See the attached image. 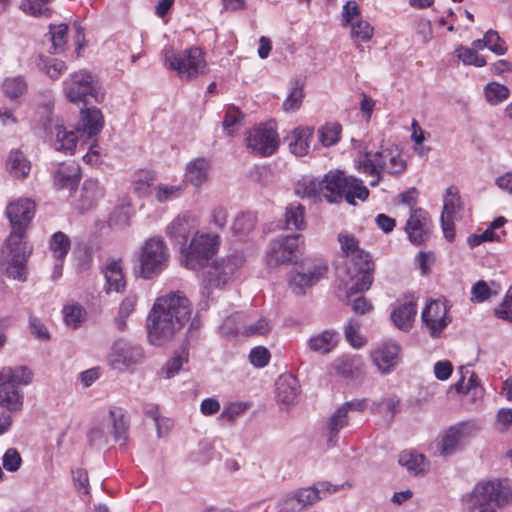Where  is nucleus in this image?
<instances>
[{
	"mask_svg": "<svg viewBox=\"0 0 512 512\" xmlns=\"http://www.w3.org/2000/svg\"><path fill=\"white\" fill-rule=\"evenodd\" d=\"M34 214L35 203L27 198L18 199L6 208L11 233L1 251L0 263L9 278L21 282L27 280V262L32 247L24 239Z\"/></svg>",
	"mask_w": 512,
	"mask_h": 512,
	"instance_id": "1",
	"label": "nucleus"
},
{
	"mask_svg": "<svg viewBox=\"0 0 512 512\" xmlns=\"http://www.w3.org/2000/svg\"><path fill=\"white\" fill-rule=\"evenodd\" d=\"M191 316V303L180 291L158 298L148 316V337L152 344L162 345L180 330Z\"/></svg>",
	"mask_w": 512,
	"mask_h": 512,
	"instance_id": "2",
	"label": "nucleus"
},
{
	"mask_svg": "<svg viewBox=\"0 0 512 512\" xmlns=\"http://www.w3.org/2000/svg\"><path fill=\"white\" fill-rule=\"evenodd\" d=\"M511 501V488L500 480L477 484L465 500L468 512H496Z\"/></svg>",
	"mask_w": 512,
	"mask_h": 512,
	"instance_id": "3",
	"label": "nucleus"
},
{
	"mask_svg": "<svg viewBox=\"0 0 512 512\" xmlns=\"http://www.w3.org/2000/svg\"><path fill=\"white\" fill-rule=\"evenodd\" d=\"M244 259L240 255H229L208 266L204 274L201 288V310L209 307V298L213 289H222L234 276L236 271L242 267Z\"/></svg>",
	"mask_w": 512,
	"mask_h": 512,
	"instance_id": "4",
	"label": "nucleus"
},
{
	"mask_svg": "<svg viewBox=\"0 0 512 512\" xmlns=\"http://www.w3.org/2000/svg\"><path fill=\"white\" fill-rule=\"evenodd\" d=\"M169 250L160 237L147 239L138 254V266L134 269L137 277L151 280L159 276L168 266Z\"/></svg>",
	"mask_w": 512,
	"mask_h": 512,
	"instance_id": "5",
	"label": "nucleus"
},
{
	"mask_svg": "<svg viewBox=\"0 0 512 512\" xmlns=\"http://www.w3.org/2000/svg\"><path fill=\"white\" fill-rule=\"evenodd\" d=\"M219 246L218 235L195 232L190 243L181 247L184 266L193 271L206 267L218 252Z\"/></svg>",
	"mask_w": 512,
	"mask_h": 512,
	"instance_id": "6",
	"label": "nucleus"
},
{
	"mask_svg": "<svg viewBox=\"0 0 512 512\" xmlns=\"http://www.w3.org/2000/svg\"><path fill=\"white\" fill-rule=\"evenodd\" d=\"M355 162L359 172L369 175H379L382 172L394 175L403 172L406 168L397 149L383 146L375 153L364 152Z\"/></svg>",
	"mask_w": 512,
	"mask_h": 512,
	"instance_id": "7",
	"label": "nucleus"
},
{
	"mask_svg": "<svg viewBox=\"0 0 512 512\" xmlns=\"http://www.w3.org/2000/svg\"><path fill=\"white\" fill-rule=\"evenodd\" d=\"M63 92L72 103H83L85 106L89 99L100 102L103 95L97 78L87 69H80L71 73L63 81Z\"/></svg>",
	"mask_w": 512,
	"mask_h": 512,
	"instance_id": "8",
	"label": "nucleus"
},
{
	"mask_svg": "<svg viewBox=\"0 0 512 512\" xmlns=\"http://www.w3.org/2000/svg\"><path fill=\"white\" fill-rule=\"evenodd\" d=\"M41 128L50 138L52 147L61 153L74 154L79 141H83L76 127H67L59 119H54L52 112L47 111L40 122Z\"/></svg>",
	"mask_w": 512,
	"mask_h": 512,
	"instance_id": "9",
	"label": "nucleus"
},
{
	"mask_svg": "<svg viewBox=\"0 0 512 512\" xmlns=\"http://www.w3.org/2000/svg\"><path fill=\"white\" fill-rule=\"evenodd\" d=\"M374 262L369 253L358 252L346 263L347 276L352 284L347 289L348 296L363 293L370 289L374 280Z\"/></svg>",
	"mask_w": 512,
	"mask_h": 512,
	"instance_id": "10",
	"label": "nucleus"
},
{
	"mask_svg": "<svg viewBox=\"0 0 512 512\" xmlns=\"http://www.w3.org/2000/svg\"><path fill=\"white\" fill-rule=\"evenodd\" d=\"M164 58L166 65L185 79L197 77L204 72L206 65L202 51L198 47H191L182 52L167 49Z\"/></svg>",
	"mask_w": 512,
	"mask_h": 512,
	"instance_id": "11",
	"label": "nucleus"
},
{
	"mask_svg": "<svg viewBox=\"0 0 512 512\" xmlns=\"http://www.w3.org/2000/svg\"><path fill=\"white\" fill-rule=\"evenodd\" d=\"M303 236L300 234L278 237L273 240L266 254L269 268L296 262Z\"/></svg>",
	"mask_w": 512,
	"mask_h": 512,
	"instance_id": "12",
	"label": "nucleus"
},
{
	"mask_svg": "<svg viewBox=\"0 0 512 512\" xmlns=\"http://www.w3.org/2000/svg\"><path fill=\"white\" fill-rule=\"evenodd\" d=\"M328 271V266L322 260L304 262L300 271H293L289 278V286L296 295H304L306 290L315 285Z\"/></svg>",
	"mask_w": 512,
	"mask_h": 512,
	"instance_id": "13",
	"label": "nucleus"
},
{
	"mask_svg": "<svg viewBox=\"0 0 512 512\" xmlns=\"http://www.w3.org/2000/svg\"><path fill=\"white\" fill-rule=\"evenodd\" d=\"M478 432L474 422H461L451 426L441 437L439 452L442 456H451L462 449Z\"/></svg>",
	"mask_w": 512,
	"mask_h": 512,
	"instance_id": "14",
	"label": "nucleus"
},
{
	"mask_svg": "<svg viewBox=\"0 0 512 512\" xmlns=\"http://www.w3.org/2000/svg\"><path fill=\"white\" fill-rule=\"evenodd\" d=\"M246 144L254 156L269 157L278 149L279 138L275 129L261 124L248 132Z\"/></svg>",
	"mask_w": 512,
	"mask_h": 512,
	"instance_id": "15",
	"label": "nucleus"
},
{
	"mask_svg": "<svg viewBox=\"0 0 512 512\" xmlns=\"http://www.w3.org/2000/svg\"><path fill=\"white\" fill-rule=\"evenodd\" d=\"M447 312L446 304L440 300H431L423 309L421 320L428 329L431 337H439L442 331L451 322V318L447 315Z\"/></svg>",
	"mask_w": 512,
	"mask_h": 512,
	"instance_id": "16",
	"label": "nucleus"
},
{
	"mask_svg": "<svg viewBox=\"0 0 512 512\" xmlns=\"http://www.w3.org/2000/svg\"><path fill=\"white\" fill-rule=\"evenodd\" d=\"M431 228L432 222L426 210L416 208L410 211L405 232L412 244L417 246L424 244L430 237Z\"/></svg>",
	"mask_w": 512,
	"mask_h": 512,
	"instance_id": "17",
	"label": "nucleus"
},
{
	"mask_svg": "<svg viewBox=\"0 0 512 512\" xmlns=\"http://www.w3.org/2000/svg\"><path fill=\"white\" fill-rule=\"evenodd\" d=\"M54 187L58 190L67 189L72 195L78 188L81 180V168L75 162L57 164L52 170Z\"/></svg>",
	"mask_w": 512,
	"mask_h": 512,
	"instance_id": "18",
	"label": "nucleus"
},
{
	"mask_svg": "<svg viewBox=\"0 0 512 512\" xmlns=\"http://www.w3.org/2000/svg\"><path fill=\"white\" fill-rule=\"evenodd\" d=\"M401 347L396 341H386L372 351L373 363L382 374H390L400 362Z\"/></svg>",
	"mask_w": 512,
	"mask_h": 512,
	"instance_id": "19",
	"label": "nucleus"
},
{
	"mask_svg": "<svg viewBox=\"0 0 512 512\" xmlns=\"http://www.w3.org/2000/svg\"><path fill=\"white\" fill-rule=\"evenodd\" d=\"M350 177L351 175H347L339 169L327 172L324 175L325 193H323V197L325 200L329 203H339L345 200Z\"/></svg>",
	"mask_w": 512,
	"mask_h": 512,
	"instance_id": "20",
	"label": "nucleus"
},
{
	"mask_svg": "<svg viewBox=\"0 0 512 512\" xmlns=\"http://www.w3.org/2000/svg\"><path fill=\"white\" fill-rule=\"evenodd\" d=\"M196 221L190 212L178 215L167 227L169 238L181 247L185 246L192 233L196 230Z\"/></svg>",
	"mask_w": 512,
	"mask_h": 512,
	"instance_id": "21",
	"label": "nucleus"
},
{
	"mask_svg": "<svg viewBox=\"0 0 512 512\" xmlns=\"http://www.w3.org/2000/svg\"><path fill=\"white\" fill-rule=\"evenodd\" d=\"M104 126L102 112L95 107L83 108L80 111V120L76 129L80 131L83 141L92 139L101 132Z\"/></svg>",
	"mask_w": 512,
	"mask_h": 512,
	"instance_id": "22",
	"label": "nucleus"
},
{
	"mask_svg": "<svg viewBox=\"0 0 512 512\" xmlns=\"http://www.w3.org/2000/svg\"><path fill=\"white\" fill-rule=\"evenodd\" d=\"M112 362L122 364L125 367L137 364L143 358V349L139 345L132 344L124 339H119L112 346Z\"/></svg>",
	"mask_w": 512,
	"mask_h": 512,
	"instance_id": "23",
	"label": "nucleus"
},
{
	"mask_svg": "<svg viewBox=\"0 0 512 512\" xmlns=\"http://www.w3.org/2000/svg\"><path fill=\"white\" fill-rule=\"evenodd\" d=\"M211 169L210 161L205 157H198L187 163L183 178V184L200 189L208 180Z\"/></svg>",
	"mask_w": 512,
	"mask_h": 512,
	"instance_id": "24",
	"label": "nucleus"
},
{
	"mask_svg": "<svg viewBox=\"0 0 512 512\" xmlns=\"http://www.w3.org/2000/svg\"><path fill=\"white\" fill-rule=\"evenodd\" d=\"M322 496L319 491L313 486L300 488L294 494L287 496L282 503V510L287 512L300 511L303 508L313 505L318 502Z\"/></svg>",
	"mask_w": 512,
	"mask_h": 512,
	"instance_id": "25",
	"label": "nucleus"
},
{
	"mask_svg": "<svg viewBox=\"0 0 512 512\" xmlns=\"http://www.w3.org/2000/svg\"><path fill=\"white\" fill-rule=\"evenodd\" d=\"M335 373L347 380H359L364 377V364L359 356L343 355L335 359L332 365Z\"/></svg>",
	"mask_w": 512,
	"mask_h": 512,
	"instance_id": "26",
	"label": "nucleus"
},
{
	"mask_svg": "<svg viewBox=\"0 0 512 512\" xmlns=\"http://www.w3.org/2000/svg\"><path fill=\"white\" fill-rule=\"evenodd\" d=\"M299 381L292 374H283L276 381V396L285 405L294 404L299 395Z\"/></svg>",
	"mask_w": 512,
	"mask_h": 512,
	"instance_id": "27",
	"label": "nucleus"
},
{
	"mask_svg": "<svg viewBox=\"0 0 512 512\" xmlns=\"http://www.w3.org/2000/svg\"><path fill=\"white\" fill-rule=\"evenodd\" d=\"M417 304L414 301L399 303L391 312L393 324L402 331H409L415 321Z\"/></svg>",
	"mask_w": 512,
	"mask_h": 512,
	"instance_id": "28",
	"label": "nucleus"
},
{
	"mask_svg": "<svg viewBox=\"0 0 512 512\" xmlns=\"http://www.w3.org/2000/svg\"><path fill=\"white\" fill-rule=\"evenodd\" d=\"M112 421V434L114 440L124 445L128 440L130 418L128 412L121 407H111L109 410Z\"/></svg>",
	"mask_w": 512,
	"mask_h": 512,
	"instance_id": "29",
	"label": "nucleus"
},
{
	"mask_svg": "<svg viewBox=\"0 0 512 512\" xmlns=\"http://www.w3.org/2000/svg\"><path fill=\"white\" fill-rule=\"evenodd\" d=\"M104 197V189L95 179L84 181L81 189L78 209L83 213L93 208Z\"/></svg>",
	"mask_w": 512,
	"mask_h": 512,
	"instance_id": "30",
	"label": "nucleus"
},
{
	"mask_svg": "<svg viewBox=\"0 0 512 512\" xmlns=\"http://www.w3.org/2000/svg\"><path fill=\"white\" fill-rule=\"evenodd\" d=\"M103 274L106 280L105 290L107 293L111 291L123 292L126 282L120 259L109 262L103 269Z\"/></svg>",
	"mask_w": 512,
	"mask_h": 512,
	"instance_id": "31",
	"label": "nucleus"
},
{
	"mask_svg": "<svg viewBox=\"0 0 512 512\" xmlns=\"http://www.w3.org/2000/svg\"><path fill=\"white\" fill-rule=\"evenodd\" d=\"M314 129L310 127H298L287 137L289 149L296 156H305L309 152L310 140Z\"/></svg>",
	"mask_w": 512,
	"mask_h": 512,
	"instance_id": "32",
	"label": "nucleus"
},
{
	"mask_svg": "<svg viewBox=\"0 0 512 512\" xmlns=\"http://www.w3.org/2000/svg\"><path fill=\"white\" fill-rule=\"evenodd\" d=\"M32 372L25 366L5 367L0 371V383L20 389L32 381Z\"/></svg>",
	"mask_w": 512,
	"mask_h": 512,
	"instance_id": "33",
	"label": "nucleus"
},
{
	"mask_svg": "<svg viewBox=\"0 0 512 512\" xmlns=\"http://www.w3.org/2000/svg\"><path fill=\"white\" fill-rule=\"evenodd\" d=\"M6 169L16 179H25L31 170V163L19 149H12L6 160Z\"/></svg>",
	"mask_w": 512,
	"mask_h": 512,
	"instance_id": "34",
	"label": "nucleus"
},
{
	"mask_svg": "<svg viewBox=\"0 0 512 512\" xmlns=\"http://www.w3.org/2000/svg\"><path fill=\"white\" fill-rule=\"evenodd\" d=\"M3 95L17 106L20 104V98L26 94L28 84L22 75L6 77L0 86Z\"/></svg>",
	"mask_w": 512,
	"mask_h": 512,
	"instance_id": "35",
	"label": "nucleus"
},
{
	"mask_svg": "<svg viewBox=\"0 0 512 512\" xmlns=\"http://www.w3.org/2000/svg\"><path fill=\"white\" fill-rule=\"evenodd\" d=\"M23 400L24 395L20 389L0 383V407L5 408L8 413L21 410Z\"/></svg>",
	"mask_w": 512,
	"mask_h": 512,
	"instance_id": "36",
	"label": "nucleus"
},
{
	"mask_svg": "<svg viewBox=\"0 0 512 512\" xmlns=\"http://www.w3.org/2000/svg\"><path fill=\"white\" fill-rule=\"evenodd\" d=\"M324 185V177L319 179L313 176H303L297 182L296 192L303 198L316 199L325 193Z\"/></svg>",
	"mask_w": 512,
	"mask_h": 512,
	"instance_id": "37",
	"label": "nucleus"
},
{
	"mask_svg": "<svg viewBox=\"0 0 512 512\" xmlns=\"http://www.w3.org/2000/svg\"><path fill=\"white\" fill-rule=\"evenodd\" d=\"M337 337V332L333 330H325L320 334L310 337L308 340V347L313 352L327 354L337 345Z\"/></svg>",
	"mask_w": 512,
	"mask_h": 512,
	"instance_id": "38",
	"label": "nucleus"
},
{
	"mask_svg": "<svg viewBox=\"0 0 512 512\" xmlns=\"http://www.w3.org/2000/svg\"><path fill=\"white\" fill-rule=\"evenodd\" d=\"M349 424L348 413L341 406L330 416L328 420V439L329 446H335L339 439V432Z\"/></svg>",
	"mask_w": 512,
	"mask_h": 512,
	"instance_id": "39",
	"label": "nucleus"
},
{
	"mask_svg": "<svg viewBox=\"0 0 512 512\" xmlns=\"http://www.w3.org/2000/svg\"><path fill=\"white\" fill-rule=\"evenodd\" d=\"M305 226V207L299 202H292L287 205L284 214V228L287 230H303Z\"/></svg>",
	"mask_w": 512,
	"mask_h": 512,
	"instance_id": "40",
	"label": "nucleus"
},
{
	"mask_svg": "<svg viewBox=\"0 0 512 512\" xmlns=\"http://www.w3.org/2000/svg\"><path fill=\"white\" fill-rule=\"evenodd\" d=\"M426 458L423 454L414 451H403L399 455L398 462L405 467L410 474L415 476L424 474L426 471Z\"/></svg>",
	"mask_w": 512,
	"mask_h": 512,
	"instance_id": "41",
	"label": "nucleus"
},
{
	"mask_svg": "<svg viewBox=\"0 0 512 512\" xmlns=\"http://www.w3.org/2000/svg\"><path fill=\"white\" fill-rule=\"evenodd\" d=\"M247 314L239 311L226 317L220 326V332L227 337L243 336Z\"/></svg>",
	"mask_w": 512,
	"mask_h": 512,
	"instance_id": "42",
	"label": "nucleus"
},
{
	"mask_svg": "<svg viewBox=\"0 0 512 512\" xmlns=\"http://www.w3.org/2000/svg\"><path fill=\"white\" fill-rule=\"evenodd\" d=\"M304 99V81L300 78H295L291 81V88L282 103V108L285 112H294L298 110Z\"/></svg>",
	"mask_w": 512,
	"mask_h": 512,
	"instance_id": "43",
	"label": "nucleus"
},
{
	"mask_svg": "<svg viewBox=\"0 0 512 512\" xmlns=\"http://www.w3.org/2000/svg\"><path fill=\"white\" fill-rule=\"evenodd\" d=\"M37 68L51 79H58L66 70L64 61L39 54L36 58Z\"/></svg>",
	"mask_w": 512,
	"mask_h": 512,
	"instance_id": "44",
	"label": "nucleus"
},
{
	"mask_svg": "<svg viewBox=\"0 0 512 512\" xmlns=\"http://www.w3.org/2000/svg\"><path fill=\"white\" fill-rule=\"evenodd\" d=\"M64 322L67 326L77 329L86 318V310L79 303L66 304L62 308Z\"/></svg>",
	"mask_w": 512,
	"mask_h": 512,
	"instance_id": "45",
	"label": "nucleus"
},
{
	"mask_svg": "<svg viewBox=\"0 0 512 512\" xmlns=\"http://www.w3.org/2000/svg\"><path fill=\"white\" fill-rule=\"evenodd\" d=\"M369 197V190L363 184V181L355 176L350 177L348 188L346 189L345 201L350 205H355L356 200L364 202Z\"/></svg>",
	"mask_w": 512,
	"mask_h": 512,
	"instance_id": "46",
	"label": "nucleus"
},
{
	"mask_svg": "<svg viewBox=\"0 0 512 512\" xmlns=\"http://www.w3.org/2000/svg\"><path fill=\"white\" fill-rule=\"evenodd\" d=\"M71 247L70 238L62 231L55 232L49 241V248L57 261H64Z\"/></svg>",
	"mask_w": 512,
	"mask_h": 512,
	"instance_id": "47",
	"label": "nucleus"
},
{
	"mask_svg": "<svg viewBox=\"0 0 512 512\" xmlns=\"http://www.w3.org/2000/svg\"><path fill=\"white\" fill-rule=\"evenodd\" d=\"M76 267L79 272L88 271L93 264L94 250L85 242L78 243L74 248Z\"/></svg>",
	"mask_w": 512,
	"mask_h": 512,
	"instance_id": "48",
	"label": "nucleus"
},
{
	"mask_svg": "<svg viewBox=\"0 0 512 512\" xmlns=\"http://www.w3.org/2000/svg\"><path fill=\"white\" fill-rule=\"evenodd\" d=\"M342 126L338 122H328L318 130L319 141L325 147L336 145L340 141Z\"/></svg>",
	"mask_w": 512,
	"mask_h": 512,
	"instance_id": "49",
	"label": "nucleus"
},
{
	"mask_svg": "<svg viewBox=\"0 0 512 512\" xmlns=\"http://www.w3.org/2000/svg\"><path fill=\"white\" fill-rule=\"evenodd\" d=\"M71 474H72V481H73L75 490L78 493L83 494L82 500L85 503H89L90 498H91V495H90L91 487H90V483H89V477H88L87 470L84 468H74L71 470Z\"/></svg>",
	"mask_w": 512,
	"mask_h": 512,
	"instance_id": "50",
	"label": "nucleus"
},
{
	"mask_svg": "<svg viewBox=\"0 0 512 512\" xmlns=\"http://www.w3.org/2000/svg\"><path fill=\"white\" fill-rule=\"evenodd\" d=\"M510 91L504 84L498 82L487 83L484 87L486 101L491 105H497L508 99Z\"/></svg>",
	"mask_w": 512,
	"mask_h": 512,
	"instance_id": "51",
	"label": "nucleus"
},
{
	"mask_svg": "<svg viewBox=\"0 0 512 512\" xmlns=\"http://www.w3.org/2000/svg\"><path fill=\"white\" fill-rule=\"evenodd\" d=\"M185 188L183 182L178 185L158 184L154 187L155 198L161 203L172 201L181 197Z\"/></svg>",
	"mask_w": 512,
	"mask_h": 512,
	"instance_id": "52",
	"label": "nucleus"
},
{
	"mask_svg": "<svg viewBox=\"0 0 512 512\" xmlns=\"http://www.w3.org/2000/svg\"><path fill=\"white\" fill-rule=\"evenodd\" d=\"M256 225V216L251 212L240 213L232 224V231L235 235L244 237L248 235Z\"/></svg>",
	"mask_w": 512,
	"mask_h": 512,
	"instance_id": "53",
	"label": "nucleus"
},
{
	"mask_svg": "<svg viewBox=\"0 0 512 512\" xmlns=\"http://www.w3.org/2000/svg\"><path fill=\"white\" fill-rule=\"evenodd\" d=\"M67 32L68 25L65 23L50 25L49 33L51 35L53 53L59 54L64 51L67 42Z\"/></svg>",
	"mask_w": 512,
	"mask_h": 512,
	"instance_id": "54",
	"label": "nucleus"
},
{
	"mask_svg": "<svg viewBox=\"0 0 512 512\" xmlns=\"http://www.w3.org/2000/svg\"><path fill=\"white\" fill-rule=\"evenodd\" d=\"M460 197L456 186H450L446 189L443 199V211L441 217L453 218L456 209L459 206Z\"/></svg>",
	"mask_w": 512,
	"mask_h": 512,
	"instance_id": "55",
	"label": "nucleus"
},
{
	"mask_svg": "<svg viewBox=\"0 0 512 512\" xmlns=\"http://www.w3.org/2000/svg\"><path fill=\"white\" fill-rule=\"evenodd\" d=\"M455 54L464 65H473L475 67H484L487 62L486 59L479 55L477 51L465 46H459L455 50Z\"/></svg>",
	"mask_w": 512,
	"mask_h": 512,
	"instance_id": "56",
	"label": "nucleus"
},
{
	"mask_svg": "<svg viewBox=\"0 0 512 512\" xmlns=\"http://www.w3.org/2000/svg\"><path fill=\"white\" fill-rule=\"evenodd\" d=\"M20 9L27 15L33 17H50L51 9L38 0H21Z\"/></svg>",
	"mask_w": 512,
	"mask_h": 512,
	"instance_id": "57",
	"label": "nucleus"
},
{
	"mask_svg": "<svg viewBox=\"0 0 512 512\" xmlns=\"http://www.w3.org/2000/svg\"><path fill=\"white\" fill-rule=\"evenodd\" d=\"M485 38L487 41V48L495 53L496 55H504L508 47L505 41L499 36L498 32L495 30H488L485 33Z\"/></svg>",
	"mask_w": 512,
	"mask_h": 512,
	"instance_id": "58",
	"label": "nucleus"
},
{
	"mask_svg": "<svg viewBox=\"0 0 512 512\" xmlns=\"http://www.w3.org/2000/svg\"><path fill=\"white\" fill-rule=\"evenodd\" d=\"M494 314L498 319L512 323V286L502 302L494 309Z\"/></svg>",
	"mask_w": 512,
	"mask_h": 512,
	"instance_id": "59",
	"label": "nucleus"
},
{
	"mask_svg": "<svg viewBox=\"0 0 512 512\" xmlns=\"http://www.w3.org/2000/svg\"><path fill=\"white\" fill-rule=\"evenodd\" d=\"M344 334L346 340L354 347L360 348L364 345V339L359 334V324L356 320L350 319L345 325Z\"/></svg>",
	"mask_w": 512,
	"mask_h": 512,
	"instance_id": "60",
	"label": "nucleus"
},
{
	"mask_svg": "<svg viewBox=\"0 0 512 512\" xmlns=\"http://www.w3.org/2000/svg\"><path fill=\"white\" fill-rule=\"evenodd\" d=\"M271 354L264 346H256L250 350L249 361L256 368H264L269 364Z\"/></svg>",
	"mask_w": 512,
	"mask_h": 512,
	"instance_id": "61",
	"label": "nucleus"
},
{
	"mask_svg": "<svg viewBox=\"0 0 512 512\" xmlns=\"http://www.w3.org/2000/svg\"><path fill=\"white\" fill-rule=\"evenodd\" d=\"M349 26L351 27L352 37L363 42L369 41L373 35V27L367 21L362 20V18Z\"/></svg>",
	"mask_w": 512,
	"mask_h": 512,
	"instance_id": "62",
	"label": "nucleus"
},
{
	"mask_svg": "<svg viewBox=\"0 0 512 512\" xmlns=\"http://www.w3.org/2000/svg\"><path fill=\"white\" fill-rule=\"evenodd\" d=\"M271 327L266 318H260L255 323L245 322L243 330L244 337L263 336L270 331Z\"/></svg>",
	"mask_w": 512,
	"mask_h": 512,
	"instance_id": "63",
	"label": "nucleus"
},
{
	"mask_svg": "<svg viewBox=\"0 0 512 512\" xmlns=\"http://www.w3.org/2000/svg\"><path fill=\"white\" fill-rule=\"evenodd\" d=\"M22 464V457L17 449L9 448L2 457V466L9 472H16Z\"/></svg>",
	"mask_w": 512,
	"mask_h": 512,
	"instance_id": "64",
	"label": "nucleus"
}]
</instances>
